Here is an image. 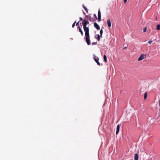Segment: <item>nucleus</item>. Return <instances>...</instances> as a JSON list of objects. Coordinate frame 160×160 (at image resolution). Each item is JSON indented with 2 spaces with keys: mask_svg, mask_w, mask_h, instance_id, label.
Masks as SVG:
<instances>
[{
  "mask_svg": "<svg viewBox=\"0 0 160 160\" xmlns=\"http://www.w3.org/2000/svg\"><path fill=\"white\" fill-rule=\"evenodd\" d=\"M89 22L86 20L84 19L82 21V24L83 26L84 30L85 32V39L88 45H89L90 44V35L89 34V28L88 27H86L87 25L89 24Z\"/></svg>",
  "mask_w": 160,
  "mask_h": 160,
  "instance_id": "f257e3e1",
  "label": "nucleus"
},
{
  "mask_svg": "<svg viewBox=\"0 0 160 160\" xmlns=\"http://www.w3.org/2000/svg\"><path fill=\"white\" fill-rule=\"evenodd\" d=\"M146 57V55L144 54H141L138 59V61H139L142 60Z\"/></svg>",
  "mask_w": 160,
  "mask_h": 160,
  "instance_id": "f03ea898",
  "label": "nucleus"
},
{
  "mask_svg": "<svg viewBox=\"0 0 160 160\" xmlns=\"http://www.w3.org/2000/svg\"><path fill=\"white\" fill-rule=\"evenodd\" d=\"M94 60L95 61L97 62V64L99 66H100V62H99V61H98L99 58L98 57L96 56L95 55H94Z\"/></svg>",
  "mask_w": 160,
  "mask_h": 160,
  "instance_id": "7ed1b4c3",
  "label": "nucleus"
},
{
  "mask_svg": "<svg viewBox=\"0 0 160 160\" xmlns=\"http://www.w3.org/2000/svg\"><path fill=\"white\" fill-rule=\"evenodd\" d=\"M98 21H101V14L100 10H99L98 12Z\"/></svg>",
  "mask_w": 160,
  "mask_h": 160,
  "instance_id": "20e7f679",
  "label": "nucleus"
},
{
  "mask_svg": "<svg viewBox=\"0 0 160 160\" xmlns=\"http://www.w3.org/2000/svg\"><path fill=\"white\" fill-rule=\"evenodd\" d=\"M94 27L98 30H99L100 28L99 25L96 22H95L94 24Z\"/></svg>",
  "mask_w": 160,
  "mask_h": 160,
  "instance_id": "39448f33",
  "label": "nucleus"
},
{
  "mask_svg": "<svg viewBox=\"0 0 160 160\" xmlns=\"http://www.w3.org/2000/svg\"><path fill=\"white\" fill-rule=\"evenodd\" d=\"M120 128V125L119 124L118 125L117 127V130L116 131V134H117L119 132Z\"/></svg>",
  "mask_w": 160,
  "mask_h": 160,
  "instance_id": "423d86ee",
  "label": "nucleus"
},
{
  "mask_svg": "<svg viewBox=\"0 0 160 160\" xmlns=\"http://www.w3.org/2000/svg\"><path fill=\"white\" fill-rule=\"evenodd\" d=\"M108 26L110 28L111 27V21L110 19H108L107 21Z\"/></svg>",
  "mask_w": 160,
  "mask_h": 160,
  "instance_id": "0eeeda50",
  "label": "nucleus"
},
{
  "mask_svg": "<svg viewBox=\"0 0 160 160\" xmlns=\"http://www.w3.org/2000/svg\"><path fill=\"white\" fill-rule=\"evenodd\" d=\"M134 158L135 160H138V154L136 153L135 154Z\"/></svg>",
  "mask_w": 160,
  "mask_h": 160,
  "instance_id": "6e6552de",
  "label": "nucleus"
},
{
  "mask_svg": "<svg viewBox=\"0 0 160 160\" xmlns=\"http://www.w3.org/2000/svg\"><path fill=\"white\" fill-rule=\"evenodd\" d=\"M78 28H79V31L80 32L82 35L83 36V33L82 31V30L79 26H78Z\"/></svg>",
  "mask_w": 160,
  "mask_h": 160,
  "instance_id": "1a4fd4ad",
  "label": "nucleus"
},
{
  "mask_svg": "<svg viewBox=\"0 0 160 160\" xmlns=\"http://www.w3.org/2000/svg\"><path fill=\"white\" fill-rule=\"evenodd\" d=\"M103 58L104 59V61L105 62H107V56L106 55H104L103 56Z\"/></svg>",
  "mask_w": 160,
  "mask_h": 160,
  "instance_id": "9d476101",
  "label": "nucleus"
},
{
  "mask_svg": "<svg viewBox=\"0 0 160 160\" xmlns=\"http://www.w3.org/2000/svg\"><path fill=\"white\" fill-rule=\"evenodd\" d=\"M147 92H146L144 95V99H146L147 98Z\"/></svg>",
  "mask_w": 160,
  "mask_h": 160,
  "instance_id": "9b49d317",
  "label": "nucleus"
},
{
  "mask_svg": "<svg viewBox=\"0 0 160 160\" xmlns=\"http://www.w3.org/2000/svg\"><path fill=\"white\" fill-rule=\"evenodd\" d=\"M157 29L158 30H160V25L158 24L157 26Z\"/></svg>",
  "mask_w": 160,
  "mask_h": 160,
  "instance_id": "f8f14e48",
  "label": "nucleus"
},
{
  "mask_svg": "<svg viewBox=\"0 0 160 160\" xmlns=\"http://www.w3.org/2000/svg\"><path fill=\"white\" fill-rule=\"evenodd\" d=\"M100 37H102V33H103V31H102V29H101L100 30Z\"/></svg>",
  "mask_w": 160,
  "mask_h": 160,
  "instance_id": "ddd939ff",
  "label": "nucleus"
},
{
  "mask_svg": "<svg viewBox=\"0 0 160 160\" xmlns=\"http://www.w3.org/2000/svg\"><path fill=\"white\" fill-rule=\"evenodd\" d=\"M100 36L99 35V34H98L97 39L98 41H100Z\"/></svg>",
  "mask_w": 160,
  "mask_h": 160,
  "instance_id": "4468645a",
  "label": "nucleus"
},
{
  "mask_svg": "<svg viewBox=\"0 0 160 160\" xmlns=\"http://www.w3.org/2000/svg\"><path fill=\"white\" fill-rule=\"evenodd\" d=\"M76 22V21H75L74 22V23L72 24V28H74V27L75 26Z\"/></svg>",
  "mask_w": 160,
  "mask_h": 160,
  "instance_id": "2eb2a0df",
  "label": "nucleus"
},
{
  "mask_svg": "<svg viewBox=\"0 0 160 160\" xmlns=\"http://www.w3.org/2000/svg\"><path fill=\"white\" fill-rule=\"evenodd\" d=\"M152 42V40H150V41H148V43L149 44H151Z\"/></svg>",
  "mask_w": 160,
  "mask_h": 160,
  "instance_id": "dca6fc26",
  "label": "nucleus"
},
{
  "mask_svg": "<svg viewBox=\"0 0 160 160\" xmlns=\"http://www.w3.org/2000/svg\"><path fill=\"white\" fill-rule=\"evenodd\" d=\"M146 29H147V28L146 27L144 29H143V31L144 32H146Z\"/></svg>",
  "mask_w": 160,
  "mask_h": 160,
  "instance_id": "f3484780",
  "label": "nucleus"
},
{
  "mask_svg": "<svg viewBox=\"0 0 160 160\" xmlns=\"http://www.w3.org/2000/svg\"><path fill=\"white\" fill-rule=\"evenodd\" d=\"M88 19L90 21H91V17H88Z\"/></svg>",
  "mask_w": 160,
  "mask_h": 160,
  "instance_id": "a211bd4d",
  "label": "nucleus"
},
{
  "mask_svg": "<svg viewBox=\"0 0 160 160\" xmlns=\"http://www.w3.org/2000/svg\"><path fill=\"white\" fill-rule=\"evenodd\" d=\"M79 21L78 22H77L76 24V26H78L79 25Z\"/></svg>",
  "mask_w": 160,
  "mask_h": 160,
  "instance_id": "6ab92c4d",
  "label": "nucleus"
},
{
  "mask_svg": "<svg viewBox=\"0 0 160 160\" xmlns=\"http://www.w3.org/2000/svg\"><path fill=\"white\" fill-rule=\"evenodd\" d=\"M94 17H95V18L96 19H97V16H96V14H94Z\"/></svg>",
  "mask_w": 160,
  "mask_h": 160,
  "instance_id": "aec40b11",
  "label": "nucleus"
},
{
  "mask_svg": "<svg viewBox=\"0 0 160 160\" xmlns=\"http://www.w3.org/2000/svg\"><path fill=\"white\" fill-rule=\"evenodd\" d=\"M85 11H86V12H88V9L87 8H85Z\"/></svg>",
  "mask_w": 160,
  "mask_h": 160,
  "instance_id": "412c9836",
  "label": "nucleus"
},
{
  "mask_svg": "<svg viewBox=\"0 0 160 160\" xmlns=\"http://www.w3.org/2000/svg\"><path fill=\"white\" fill-rule=\"evenodd\" d=\"M79 19H80V20L81 21H82V18L81 17H80L79 18Z\"/></svg>",
  "mask_w": 160,
  "mask_h": 160,
  "instance_id": "4be33fe9",
  "label": "nucleus"
},
{
  "mask_svg": "<svg viewBox=\"0 0 160 160\" xmlns=\"http://www.w3.org/2000/svg\"><path fill=\"white\" fill-rule=\"evenodd\" d=\"M96 44V42H93L92 43V45H93L94 44Z\"/></svg>",
  "mask_w": 160,
  "mask_h": 160,
  "instance_id": "5701e85b",
  "label": "nucleus"
},
{
  "mask_svg": "<svg viewBox=\"0 0 160 160\" xmlns=\"http://www.w3.org/2000/svg\"><path fill=\"white\" fill-rule=\"evenodd\" d=\"M127 0H124V2L125 3H126V2H127Z\"/></svg>",
  "mask_w": 160,
  "mask_h": 160,
  "instance_id": "b1692460",
  "label": "nucleus"
},
{
  "mask_svg": "<svg viewBox=\"0 0 160 160\" xmlns=\"http://www.w3.org/2000/svg\"><path fill=\"white\" fill-rule=\"evenodd\" d=\"M127 48V47H125L123 48V49H125Z\"/></svg>",
  "mask_w": 160,
  "mask_h": 160,
  "instance_id": "393cba45",
  "label": "nucleus"
},
{
  "mask_svg": "<svg viewBox=\"0 0 160 160\" xmlns=\"http://www.w3.org/2000/svg\"><path fill=\"white\" fill-rule=\"evenodd\" d=\"M83 8H84V9H85V8H86L85 6H84V5H83Z\"/></svg>",
  "mask_w": 160,
  "mask_h": 160,
  "instance_id": "a878e982",
  "label": "nucleus"
}]
</instances>
